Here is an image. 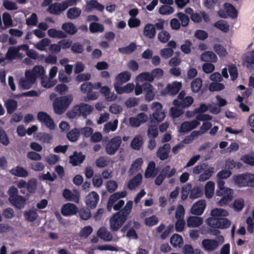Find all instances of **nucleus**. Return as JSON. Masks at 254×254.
I'll list each match as a JSON object with an SVG mask.
<instances>
[{
	"label": "nucleus",
	"mask_w": 254,
	"mask_h": 254,
	"mask_svg": "<svg viewBox=\"0 0 254 254\" xmlns=\"http://www.w3.org/2000/svg\"><path fill=\"white\" fill-rule=\"evenodd\" d=\"M72 101V97L70 95L57 98L53 102L55 112L58 114L63 113L68 108Z\"/></svg>",
	"instance_id": "nucleus-4"
},
{
	"label": "nucleus",
	"mask_w": 254,
	"mask_h": 254,
	"mask_svg": "<svg viewBox=\"0 0 254 254\" xmlns=\"http://www.w3.org/2000/svg\"><path fill=\"white\" fill-rule=\"evenodd\" d=\"M99 200V195L95 191L88 193L85 199V204L91 208H95Z\"/></svg>",
	"instance_id": "nucleus-15"
},
{
	"label": "nucleus",
	"mask_w": 254,
	"mask_h": 254,
	"mask_svg": "<svg viewBox=\"0 0 254 254\" xmlns=\"http://www.w3.org/2000/svg\"><path fill=\"white\" fill-rule=\"evenodd\" d=\"M157 174V171L155 168V163L153 161H151L148 163L147 168L145 172V177L146 178H153Z\"/></svg>",
	"instance_id": "nucleus-40"
},
{
	"label": "nucleus",
	"mask_w": 254,
	"mask_h": 254,
	"mask_svg": "<svg viewBox=\"0 0 254 254\" xmlns=\"http://www.w3.org/2000/svg\"><path fill=\"white\" fill-rule=\"evenodd\" d=\"M118 126V120H115L113 122H109L105 124L103 128V131L108 133L111 131H115Z\"/></svg>",
	"instance_id": "nucleus-39"
},
{
	"label": "nucleus",
	"mask_w": 254,
	"mask_h": 254,
	"mask_svg": "<svg viewBox=\"0 0 254 254\" xmlns=\"http://www.w3.org/2000/svg\"><path fill=\"white\" fill-rule=\"evenodd\" d=\"M30 72L36 80L37 78L40 77L41 78L42 77L45 76L46 73L44 67L42 65H35L31 70H30Z\"/></svg>",
	"instance_id": "nucleus-35"
},
{
	"label": "nucleus",
	"mask_w": 254,
	"mask_h": 254,
	"mask_svg": "<svg viewBox=\"0 0 254 254\" xmlns=\"http://www.w3.org/2000/svg\"><path fill=\"white\" fill-rule=\"evenodd\" d=\"M23 55L20 53L16 47H11L8 48L5 55V58L8 60H13L17 59H22Z\"/></svg>",
	"instance_id": "nucleus-23"
},
{
	"label": "nucleus",
	"mask_w": 254,
	"mask_h": 254,
	"mask_svg": "<svg viewBox=\"0 0 254 254\" xmlns=\"http://www.w3.org/2000/svg\"><path fill=\"white\" fill-rule=\"evenodd\" d=\"M224 9L226 10L227 14L220 11L218 12V14L220 17L226 18L227 15L232 18H235L237 17V11L231 4L229 3H225L224 4Z\"/></svg>",
	"instance_id": "nucleus-25"
},
{
	"label": "nucleus",
	"mask_w": 254,
	"mask_h": 254,
	"mask_svg": "<svg viewBox=\"0 0 254 254\" xmlns=\"http://www.w3.org/2000/svg\"><path fill=\"white\" fill-rule=\"evenodd\" d=\"M171 37L170 33L165 30H163L158 33L157 38L161 43H166L167 42Z\"/></svg>",
	"instance_id": "nucleus-62"
},
{
	"label": "nucleus",
	"mask_w": 254,
	"mask_h": 254,
	"mask_svg": "<svg viewBox=\"0 0 254 254\" xmlns=\"http://www.w3.org/2000/svg\"><path fill=\"white\" fill-rule=\"evenodd\" d=\"M213 49L220 57H225L228 54L226 49L219 44H215L213 46Z\"/></svg>",
	"instance_id": "nucleus-60"
},
{
	"label": "nucleus",
	"mask_w": 254,
	"mask_h": 254,
	"mask_svg": "<svg viewBox=\"0 0 254 254\" xmlns=\"http://www.w3.org/2000/svg\"><path fill=\"white\" fill-rule=\"evenodd\" d=\"M170 150V145L169 144H165L160 147L157 151V156L161 160L166 159Z\"/></svg>",
	"instance_id": "nucleus-29"
},
{
	"label": "nucleus",
	"mask_w": 254,
	"mask_h": 254,
	"mask_svg": "<svg viewBox=\"0 0 254 254\" xmlns=\"http://www.w3.org/2000/svg\"><path fill=\"white\" fill-rule=\"evenodd\" d=\"M89 30L92 33L102 32L104 31V27L101 24L92 22L89 25Z\"/></svg>",
	"instance_id": "nucleus-64"
},
{
	"label": "nucleus",
	"mask_w": 254,
	"mask_h": 254,
	"mask_svg": "<svg viewBox=\"0 0 254 254\" xmlns=\"http://www.w3.org/2000/svg\"><path fill=\"white\" fill-rule=\"evenodd\" d=\"M218 240L205 239L202 240L201 245L203 249L208 252L216 250L219 246L224 242L223 236H220L217 238Z\"/></svg>",
	"instance_id": "nucleus-6"
},
{
	"label": "nucleus",
	"mask_w": 254,
	"mask_h": 254,
	"mask_svg": "<svg viewBox=\"0 0 254 254\" xmlns=\"http://www.w3.org/2000/svg\"><path fill=\"white\" fill-rule=\"evenodd\" d=\"M181 82L175 81L167 84L166 87L161 92V94L165 95L167 94L171 95L176 94L182 88Z\"/></svg>",
	"instance_id": "nucleus-14"
},
{
	"label": "nucleus",
	"mask_w": 254,
	"mask_h": 254,
	"mask_svg": "<svg viewBox=\"0 0 254 254\" xmlns=\"http://www.w3.org/2000/svg\"><path fill=\"white\" fill-rule=\"evenodd\" d=\"M131 77V73L127 71H125L119 73L115 77V84H124L128 81Z\"/></svg>",
	"instance_id": "nucleus-31"
},
{
	"label": "nucleus",
	"mask_w": 254,
	"mask_h": 254,
	"mask_svg": "<svg viewBox=\"0 0 254 254\" xmlns=\"http://www.w3.org/2000/svg\"><path fill=\"white\" fill-rule=\"evenodd\" d=\"M30 70H27L25 72V77L20 79L19 82V86L24 89L30 88L35 83L36 80L31 75Z\"/></svg>",
	"instance_id": "nucleus-12"
},
{
	"label": "nucleus",
	"mask_w": 254,
	"mask_h": 254,
	"mask_svg": "<svg viewBox=\"0 0 254 254\" xmlns=\"http://www.w3.org/2000/svg\"><path fill=\"white\" fill-rule=\"evenodd\" d=\"M206 224L210 227L217 229H226L231 225L230 221L225 218H220L217 219L207 218L205 220Z\"/></svg>",
	"instance_id": "nucleus-7"
},
{
	"label": "nucleus",
	"mask_w": 254,
	"mask_h": 254,
	"mask_svg": "<svg viewBox=\"0 0 254 254\" xmlns=\"http://www.w3.org/2000/svg\"><path fill=\"white\" fill-rule=\"evenodd\" d=\"M200 59L202 62H211L215 63L217 61L216 55L212 51H206L203 52L200 55Z\"/></svg>",
	"instance_id": "nucleus-34"
},
{
	"label": "nucleus",
	"mask_w": 254,
	"mask_h": 254,
	"mask_svg": "<svg viewBox=\"0 0 254 254\" xmlns=\"http://www.w3.org/2000/svg\"><path fill=\"white\" fill-rule=\"evenodd\" d=\"M165 116V113L164 111H161L157 113H153L150 115V119L151 121L160 122L164 119Z\"/></svg>",
	"instance_id": "nucleus-56"
},
{
	"label": "nucleus",
	"mask_w": 254,
	"mask_h": 254,
	"mask_svg": "<svg viewBox=\"0 0 254 254\" xmlns=\"http://www.w3.org/2000/svg\"><path fill=\"white\" fill-rule=\"evenodd\" d=\"M97 236L105 241H110L112 239V235L107 229L104 227L100 228L97 233Z\"/></svg>",
	"instance_id": "nucleus-41"
},
{
	"label": "nucleus",
	"mask_w": 254,
	"mask_h": 254,
	"mask_svg": "<svg viewBox=\"0 0 254 254\" xmlns=\"http://www.w3.org/2000/svg\"><path fill=\"white\" fill-rule=\"evenodd\" d=\"M51 43V40L48 38H43L39 42L34 44V47L41 51H44L46 47Z\"/></svg>",
	"instance_id": "nucleus-49"
},
{
	"label": "nucleus",
	"mask_w": 254,
	"mask_h": 254,
	"mask_svg": "<svg viewBox=\"0 0 254 254\" xmlns=\"http://www.w3.org/2000/svg\"><path fill=\"white\" fill-rule=\"evenodd\" d=\"M78 211L77 206L71 203H67L62 207L61 213L64 216H71L75 214Z\"/></svg>",
	"instance_id": "nucleus-20"
},
{
	"label": "nucleus",
	"mask_w": 254,
	"mask_h": 254,
	"mask_svg": "<svg viewBox=\"0 0 254 254\" xmlns=\"http://www.w3.org/2000/svg\"><path fill=\"white\" fill-rule=\"evenodd\" d=\"M214 26L224 32H227L229 30V25L224 20H219L216 22L214 24Z\"/></svg>",
	"instance_id": "nucleus-59"
},
{
	"label": "nucleus",
	"mask_w": 254,
	"mask_h": 254,
	"mask_svg": "<svg viewBox=\"0 0 254 254\" xmlns=\"http://www.w3.org/2000/svg\"><path fill=\"white\" fill-rule=\"evenodd\" d=\"M153 81V77L150 72H143L137 75L135 77V95L138 96L142 93V84H141V83L144 81L152 82Z\"/></svg>",
	"instance_id": "nucleus-5"
},
{
	"label": "nucleus",
	"mask_w": 254,
	"mask_h": 254,
	"mask_svg": "<svg viewBox=\"0 0 254 254\" xmlns=\"http://www.w3.org/2000/svg\"><path fill=\"white\" fill-rule=\"evenodd\" d=\"M214 182L211 181L207 182L204 186V193L205 197L208 199L211 198L214 195Z\"/></svg>",
	"instance_id": "nucleus-32"
},
{
	"label": "nucleus",
	"mask_w": 254,
	"mask_h": 254,
	"mask_svg": "<svg viewBox=\"0 0 254 254\" xmlns=\"http://www.w3.org/2000/svg\"><path fill=\"white\" fill-rule=\"evenodd\" d=\"M206 205V201L204 199L199 200L193 204L190 212L194 215H201L205 209Z\"/></svg>",
	"instance_id": "nucleus-17"
},
{
	"label": "nucleus",
	"mask_w": 254,
	"mask_h": 254,
	"mask_svg": "<svg viewBox=\"0 0 254 254\" xmlns=\"http://www.w3.org/2000/svg\"><path fill=\"white\" fill-rule=\"evenodd\" d=\"M216 195L220 196L221 198L217 202L218 206H223L227 205L233 199L234 190L225 186V182L223 181L217 182V189Z\"/></svg>",
	"instance_id": "nucleus-1"
},
{
	"label": "nucleus",
	"mask_w": 254,
	"mask_h": 254,
	"mask_svg": "<svg viewBox=\"0 0 254 254\" xmlns=\"http://www.w3.org/2000/svg\"><path fill=\"white\" fill-rule=\"evenodd\" d=\"M214 169L212 167H210L207 165L205 169H204L201 174L199 175L198 180L200 182H204L210 178L212 174L214 173Z\"/></svg>",
	"instance_id": "nucleus-30"
},
{
	"label": "nucleus",
	"mask_w": 254,
	"mask_h": 254,
	"mask_svg": "<svg viewBox=\"0 0 254 254\" xmlns=\"http://www.w3.org/2000/svg\"><path fill=\"white\" fill-rule=\"evenodd\" d=\"M143 91H144L145 98L147 101H150L153 100L155 95V92L152 85L148 82L143 83Z\"/></svg>",
	"instance_id": "nucleus-18"
},
{
	"label": "nucleus",
	"mask_w": 254,
	"mask_h": 254,
	"mask_svg": "<svg viewBox=\"0 0 254 254\" xmlns=\"http://www.w3.org/2000/svg\"><path fill=\"white\" fill-rule=\"evenodd\" d=\"M142 144V137L141 135H138L135 136L132 139L130 143V146L133 149L135 150H138L140 149Z\"/></svg>",
	"instance_id": "nucleus-53"
},
{
	"label": "nucleus",
	"mask_w": 254,
	"mask_h": 254,
	"mask_svg": "<svg viewBox=\"0 0 254 254\" xmlns=\"http://www.w3.org/2000/svg\"><path fill=\"white\" fill-rule=\"evenodd\" d=\"M93 111V107L88 104L80 103L73 107V108L67 113V116L71 119L77 116H82L84 118L90 115Z\"/></svg>",
	"instance_id": "nucleus-2"
},
{
	"label": "nucleus",
	"mask_w": 254,
	"mask_h": 254,
	"mask_svg": "<svg viewBox=\"0 0 254 254\" xmlns=\"http://www.w3.org/2000/svg\"><path fill=\"white\" fill-rule=\"evenodd\" d=\"M202 81L200 78H196L191 83V89L193 93H197L202 86Z\"/></svg>",
	"instance_id": "nucleus-55"
},
{
	"label": "nucleus",
	"mask_w": 254,
	"mask_h": 254,
	"mask_svg": "<svg viewBox=\"0 0 254 254\" xmlns=\"http://www.w3.org/2000/svg\"><path fill=\"white\" fill-rule=\"evenodd\" d=\"M196 120H193L190 122H185L181 125L180 131V132H188L195 128H196L199 125V121H210L212 119V117L207 114H201L196 116Z\"/></svg>",
	"instance_id": "nucleus-3"
},
{
	"label": "nucleus",
	"mask_w": 254,
	"mask_h": 254,
	"mask_svg": "<svg viewBox=\"0 0 254 254\" xmlns=\"http://www.w3.org/2000/svg\"><path fill=\"white\" fill-rule=\"evenodd\" d=\"M8 200L12 205L18 209L24 208L26 204V199L21 196L9 197Z\"/></svg>",
	"instance_id": "nucleus-26"
},
{
	"label": "nucleus",
	"mask_w": 254,
	"mask_h": 254,
	"mask_svg": "<svg viewBox=\"0 0 254 254\" xmlns=\"http://www.w3.org/2000/svg\"><path fill=\"white\" fill-rule=\"evenodd\" d=\"M101 87V83L97 82L93 84L91 82H85L83 83L80 87L81 91L84 93H88L92 91V89H98Z\"/></svg>",
	"instance_id": "nucleus-36"
},
{
	"label": "nucleus",
	"mask_w": 254,
	"mask_h": 254,
	"mask_svg": "<svg viewBox=\"0 0 254 254\" xmlns=\"http://www.w3.org/2000/svg\"><path fill=\"white\" fill-rule=\"evenodd\" d=\"M5 106L8 114H12L17 108V103L14 100H8L5 102Z\"/></svg>",
	"instance_id": "nucleus-52"
},
{
	"label": "nucleus",
	"mask_w": 254,
	"mask_h": 254,
	"mask_svg": "<svg viewBox=\"0 0 254 254\" xmlns=\"http://www.w3.org/2000/svg\"><path fill=\"white\" fill-rule=\"evenodd\" d=\"M203 222V218L197 216H190L187 220L188 227L191 228L198 227L201 225Z\"/></svg>",
	"instance_id": "nucleus-27"
},
{
	"label": "nucleus",
	"mask_w": 254,
	"mask_h": 254,
	"mask_svg": "<svg viewBox=\"0 0 254 254\" xmlns=\"http://www.w3.org/2000/svg\"><path fill=\"white\" fill-rule=\"evenodd\" d=\"M38 120L51 130L54 129L56 127V125L54 123L53 119L47 113L43 112H39L37 115Z\"/></svg>",
	"instance_id": "nucleus-13"
},
{
	"label": "nucleus",
	"mask_w": 254,
	"mask_h": 254,
	"mask_svg": "<svg viewBox=\"0 0 254 254\" xmlns=\"http://www.w3.org/2000/svg\"><path fill=\"white\" fill-rule=\"evenodd\" d=\"M148 119V115L143 112L138 113L135 117H131L129 119V123L131 127H137L146 122Z\"/></svg>",
	"instance_id": "nucleus-11"
},
{
	"label": "nucleus",
	"mask_w": 254,
	"mask_h": 254,
	"mask_svg": "<svg viewBox=\"0 0 254 254\" xmlns=\"http://www.w3.org/2000/svg\"><path fill=\"white\" fill-rule=\"evenodd\" d=\"M174 50L169 47L163 48L160 50L159 54L161 57L164 59H168L172 57Z\"/></svg>",
	"instance_id": "nucleus-58"
},
{
	"label": "nucleus",
	"mask_w": 254,
	"mask_h": 254,
	"mask_svg": "<svg viewBox=\"0 0 254 254\" xmlns=\"http://www.w3.org/2000/svg\"><path fill=\"white\" fill-rule=\"evenodd\" d=\"M81 13V10L74 7L69 8L67 11V17L70 19H74L79 17Z\"/></svg>",
	"instance_id": "nucleus-47"
},
{
	"label": "nucleus",
	"mask_w": 254,
	"mask_h": 254,
	"mask_svg": "<svg viewBox=\"0 0 254 254\" xmlns=\"http://www.w3.org/2000/svg\"><path fill=\"white\" fill-rule=\"evenodd\" d=\"M125 216H122L121 212L115 214L110 219V227L111 230L118 231L126 220Z\"/></svg>",
	"instance_id": "nucleus-10"
},
{
	"label": "nucleus",
	"mask_w": 254,
	"mask_h": 254,
	"mask_svg": "<svg viewBox=\"0 0 254 254\" xmlns=\"http://www.w3.org/2000/svg\"><path fill=\"white\" fill-rule=\"evenodd\" d=\"M161 173L165 177L170 178L173 176L176 173V169L173 168H171L169 165L165 166Z\"/></svg>",
	"instance_id": "nucleus-57"
},
{
	"label": "nucleus",
	"mask_w": 254,
	"mask_h": 254,
	"mask_svg": "<svg viewBox=\"0 0 254 254\" xmlns=\"http://www.w3.org/2000/svg\"><path fill=\"white\" fill-rule=\"evenodd\" d=\"M24 216L27 221L33 222L37 218L38 214L35 210H29L24 212Z\"/></svg>",
	"instance_id": "nucleus-54"
},
{
	"label": "nucleus",
	"mask_w": 254,
	"mask_h": 254,
	"mask_svg": "<svg viewBox=\"0 0 254 254\" xmlns=\"http://www.w3.org/2000/svg\"><path fill=\"white\" fill-rule=\"evenodd\" d=\"M67 8V5L64 1L60 3H54L51 4L48 8L47 11L52 14H58Z\"/></svg>",
	"instance_id": "nucleus-21"
},
{
	"label": "nucleus",
	"mask_w": 254,
	"mask_h": 254,
	"mask_svg": "<svg viewBox=\"0 0 254 254\" xmlns=\"http://www.w3.org/2000/svg\"><path fill=\"white\" fill-rule=\"evenodd\" d=\"M48 35L53 38L60 39L66 37L65 34L61 30H58L55 28H51L48 30Z\"/></svg>",
	"instance_id": "nucleus-45"
},
{
	"label": "nucleus",
	"mask_w": 254,
	"mask_h": 254,
	"mask_svg": "<svg viewBox=\"0 0 254 254\" xmlns=\"http://www.w3.org/2000/svg\"><path fill=\"white\" fill-rule=\"evenodd\" d=\"M142 179L141 174H137L132 179L130 180L127 183V187L130 190L136 189L140 184Z\"/></svg>",
	"instance_id": "nucleus-33"
},
{
	"label": "nucleus",
	"mask_w": 254,
	"mask_h": 254,
	"mask_svg": "<svg viewBox=\"0 0 254 254\" xmlns=\"http://www.w3.org/2000/svg\"><path fill=\"white\" fill-rule=\"evenodd\" d=\"M13 175L19 177H26L28 175V172L23 168L17 166L10 171Z\"/></svg>",
	"instance_id": "nucleus-43"
},
{
	"label": "nucleus",
	"mask_w": 254,
	"mask_h": 254,
	"mask_svg": "<svg viewBox=\"0 0 254 254\" xmlns=\"http://www.w3.org/2000/svg\"><path fill=\"white\" fill-rule=\"evenodd\" d=\"M183 243V238L178 234H173L170 238V243L174 247H180Z\"/></svg>",
	"instance_id": "nucleus-46"
},
{
	"label": "nucleus",
	"mask_w": 254,
	"mask_h": 254,
	"mask_svg": "<svg viewBox=\"0 0 254 254\" xmlns=\"http://www.w3.org/2000/svg\"><path fill=\"white\" fill-rule=\"evenodd\" d=\"M190 193L189 196L192 199L200 197L203 195L201 188L198 186H195L192 189H190Z\"/></svg>",
	"instance_id": "nucleus-44"
},
{
	"label": "nucleus",
	"mask_w": 254,
	"mask_h": 254,
	"mask_svg": "<svg viewBox=\"0 0 254 254\" xmlns=\"http://www.w3.org/2000/svg\"><path fill=\"white\" fill-rule=\"evenodd\" d=\"M232 180L236 185L240 187H248L247 173L234 175Z\"/></svg>",
	"instance_id": "nucleus-22"
},
{
	"label": "nucleus",
	"mask_w": 254,
	"mask_h": 254,
	"mask_svg": "<svg viewBox=\"0 0 254 254\" xmlns=\"http://www.w3.org/2000/svg\"><path fill=\"white\" fill-rule=\"evenodd\" d=\"M85 157L81 153L74 152L69 157V162L73 166H77L81 164L84 160Z\"/></svg>",
	"instance_id": "nucleus-37"
},
{
	"label": "nucleus",
	"mask_w": 254,
	"mask_h": 254,
	"mask_svg": "<svg viewBox=\"0 0 254 254\" xmlns=\"http://www.w3.org/2000/svg\"><path fill=\"white\" fill-rule=\"evenodd\" d=\"M57 81L56 79L51 78L50 77H47L44 76L41 78V83L43 87L50 88L54 86L57 83Z\"/></svg>",
	"instance_id": "nucleus-42"
},
{
	"label": "nucleus",
	"mask_w": 254,
	"mask_h": 254,
	"mask_svg": "<svg viewBox=\"0 0 254 254\" xmlns=\"http://www.w3.org/2000/svg\"><path fill=\"white\" fill-rule=\"evenodd\" d=\"M229 215V213L227 210L219 208H215L212 209L210 211L211 217L208 218H212L214 219H217L218 218H222V217H226Z\"/></svg>",
	"instance_id": "nucleus-28"
},
{
	"label": "nucleus",
	"mask_w": 254,
	"mask_h": 254,
	"mask_svg": "<svg viewBox=\"0 0 254 254\" xmlns=\"http://www.w3.org/2000/svg\"><path fill=\"white\" fill-rule=\"evenodd\" d=\"M133 202L131 200L128 201L123 209L121 211V214L127 219V216L129 214L132 207Z\"/></svg>",
	"instance_id": "nucleus-63"
},
{
	"label": "nucleus",
	"mask_w": 254,
	"mask_h": 254,
	"mask_svg": "<svg viewBox=\"0 0 254 254\" xmlns=\"http://www.w3.org/2000/svg\"><path fill=\"white\" fill-rule=\"evenodd\" d=\"M63 196L68 201H73L76 203L79 202L80 195L79 191L76 190H70L68 189H65L63 191Z\"/></svg>",
	"instance_id": "nucleus-16"
},
{
	"label": "nucleus",
	"mask_w": 254,
	"mask_h": 254,
	"mask_svg": "<svg viewBox=\"0 0 254 254\" xmlns=\"http://www.w3.org/2000/svg\"><path fill=\"white\" fill-rule=\"evenodd\" d=\"M143 34L148 38H153L156 34L155 26L150 23L145 25L143 29Z\"/></svg>",
	"instance_id": "nucleus-38"
},
{
	"label": "nucleus",
	"mask_w": 254,
	"mask_h": 254,
	"mask_svg": "<svg viewBox=\"0 0 254 254\" xmlns=\"http://www.w3.org/2000/svg\"><path fill=\"white\" fill-rule=\"evenodd\" d=\"M142 163L143 160L142 158H137L132 162L129 172L133 174L135 172L139 171L141 168Z\"/></svg>",
	"instance_id": "nucleus-51"
},
{
	"label": "nucleus",
	"mask_w": 254,
	"mask_h": 254,
	"mask_svg": "<svg viewBox=\"0 0 254 254\" xmlns=\"http://www.w3.org/2000/svg\"><path fill=\"white\" fill-rule=\"evenodd\" d=\"M127 195V192L125 190L122 191H119L112 194L109 197L108 204L107 209L109 211H111L113 206V204L120 198H124Z\"/></svg>",
	"instance_id": "nucleus-19"
},
{
	"label": "nucleus",
	"mask_w": 254,
	"mask_h": 254,
	"mask_svg": "<svg viewBox=\"0 0 254 254\" xmlns=\"http://www.w3.org/2000/svg\"><path fill=\"white\" fill-rule=\"evenodd\" d=\"M104 6L99 3L97 1L91 0L87 1L85 11L90 12L94 9H96L99 11L102 12L104 11Z\"/></svg>",
	"instance_id": "nucleus-24"
},
{
	"label": "nucleus",
	"mask_w": 254,
	"mask_h": 254,
	"mask_svg": "<svg viewBox=\"0 0 254 254\" xmlns=\"http://www.w3.org/2000/svg\"><path fill=\"white\" fill-rule=\"evenodd\" d=\"M247 230L250 233L254 231V209L252 210L251 216L249 217L246 220Z\"/></svg>",
	"instance_id": "nucleus-61"
},
{
	"label": "nucleus",
	"mask_w": 254,
	"mask_h": 254,
	"mask_svg": "<svg viewBox=\"0 0 254 254\" xmlns=\"http://www.w3.org/2000/svg\"><path fill=\"white\" fill-rule=\"evenodd\" d=\"M121 143L122 138L120 136L114 137L107 143L105 148L106 152L110 155L115 154L119 149Z\"/></svg>",
	"instance_id": "nucleus-9"
},
{
	"label": "nucleus",
	"mask_w": 254,
	"mask_h": 254,
	"mask_svg": "<svg viewBox=\"0 0 254 254\" xmlns=\"http://www.w3.org/2000/svg\"><path fill=\"white\" fill-rule=\"evenodd\" d=\"M62 28L66 33L70 35L74 34L77 31L76 26L70 22L64 23Z\"/></svg>",
	"instance_id": "nucleus-48"
},
{
	"label": "nucleus",
	"mask_w": 254,
	"mask_h": 254,
	"mask_svg": "<svg viewBox=\"0 0 254 254\" xmlns=\"http://www.w3.org/2000/svg\"><path fill=\"white\" fill-rule=\"evenodd\" d=\"M247 66L254 70V49L248 53L245 58Z\"/></svg>",
	"instance_id": "nucleus-50"
},
{
	"label": "nucleus",
	"mask_w": 254,
	"mask_h": 254,
	"mask_svg": "<svg viewBox=\"0 0 254 254\" xmlns=\"http://www.w3.org/2000/svg\"><path fill=\"white\" fill-rule=\"evenodd\" d=\"M193 102V99L192 97L186 96L185 91H181L178 96L177 99L173 101V104L175 106L182 107H189Z\"/></svg>",
	"instance_id": "nucleus-8"
}]
</instances>
